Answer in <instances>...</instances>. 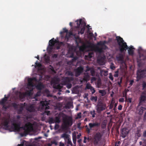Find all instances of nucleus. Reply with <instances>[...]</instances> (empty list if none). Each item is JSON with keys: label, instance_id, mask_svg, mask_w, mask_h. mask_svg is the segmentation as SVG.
I'll return each instance as SVG.
<instances>
[{"label": "nucleus", "instance_id": "23", "mask_svg": "<svg viewBox=\"0 0 146 146\" xmlns=\"http://www.w3.org/2000/svg\"><path fill=\"white\" fill-rule=\"evenodd\" d=\"M146 110L145 108L141 107L139 110V114L140 115H142L143 111Z\"/></svg>", "mask_w": 146, "mask_h": 146}, {"label": "nucleus", "instance_id": "38", "mask_svg": "<svg viewBox=\"0 0 146 146\" xmlns=\"http://www.w3.org/2000/svg\"><path fill=\"white\" fill-rule=\"evenodd\" d=\"M90 73L91 75L93 76H94L95 75V71L93 69H92L91 70Z\"/></svg>", "mask_w": 146, "mask_h": 146}, {"label": "nucleus", "instance_id": "51", "mask_svg": "<svg viewBox=\"0 0 146 146\" xmlns=\"http://www.w3.org/2000/svg\"><path fill=\"white\" fill-rule=\"evenodd\" d=\"M51 143H52V145L54 144L55 145H56L58 144L57 142L55 140L51 141Z\"/></svg>", "mask_w": 146, "mask_h": 146}, {"label": "nucleus", "instance_id": "43", "mask_svg": "<svg viewBox=\"0 0 146 146\" xmlns=\"http://www.w3.org/2000/svg\"><path fill=\"white\" fill-rule=\"evenodd\" d=\"M3 106L2 109L3 110H4L5 111H6V110L9 108L8 106H6L5 104L2 105Z\"/></svg>", "mask_w": 146, "mask_h": 146}, {"label": "nucleus", "instance_id": "13", "mask_svg": "<svg viewBox=\"0 0 146 146\" xmlns=\"http://www.w3.org/2000/svg\"><path fill=\"white\" fill-rule=\"evenodd\" d=\"M33 80H36V78H29L28 79V83L27 84L28 86L29 87H33L34 86V84L33 82Z\"/></svg>", "mask_w": 146, "mask_h": 146}, {"label": "nucleus", "instance_id": "25", "mask_svg": "<svg viewBox=\"0 0 146 146\" xmlns=\"http://www.w3.org/2000/svg\"><path fill=\"white\" fill-rule=\"evenodd\" d=\"M53 88L56 89H61L62 88V86L60 84H58L57 85L55 84L53 85Z\"/></svg>", "mask_w": 146, "mask_h": 146}, {"label": "nucleus", "instance_id": "62", "mask_svg": "<svg viewBox=\"0 0 146 146\" xmlns=\"http://www.w3.org/2000/svg\"><path fill=\"white\" fill-rule=\"evenodd\" d=\"M119 101L121 102H124V99L123 98H120L119 99Z\"/></svg>", "mask_w": 146, "mask_h": 146}, {"label": "nucleus", "instance_id": "61", "mask_svg": "<svg viewBox=\"0 0 146 146\" xmlns=\"http://www.w3.org/2000/svg\"><path fill=\"white\" fill-rule=\"evenodd\" d=\"M102 129H104L106 127V125L105 123H103L102 125Z\"/></svg>", "mask_w": 146, "mask_h": 146}, {"label": "nucleus", "instance_id": "59", "mask_svg": "<svg viewBox=\"0 0 146 146\" xmlns=\"http://www.w3.org/2000/svg\"><path fill=\"white\" fill-rule=\"evenodd\" d=\"M57 43H58L60 45H64V43L63 42H59L58 41V42Z\"/></svg>", "mask_w": 146, "mask_h": 146}, {"label": "nucleus", "instance_id": "7", "mask_svg": "<svg viewBox=\"0 0 146 146\" xmlns=\"http://www.w3.org/2000/svg\"><path fill=\"white\" fill-rule=\"evenodd\" d=\"M60 117L58 116L57 117H56L54 118L51 117L49 118L48 122L50 124L54 123H59L60 122Z\"/></svg>", "mask_w": 146, "mask_h": 146}, {"label": "nucleus", "instance_id": "11", "mask_svg": "<svg viewBox=\"0 0 146 146\" xmlns=\"http://www.w3.org/2000/svg\"><path fill=\"white\" fill-rule=\"evenodd\" d=\"M89 126L90 129L94 127H98L100 125V123L98 122L90 123H89Z\"/></svg>", "mask_w": 146, "mask_h": 146}, {"label": "nucleus", "instance_id": "17", "mask_svg": "<svg viewBox=\"0 0 146 146\" xmlns=\"http://www.w3.org/2000/svg\"><path fill=\"white\" fill-rule=\"evenodd\" d=\"M58 42V41L55 39L54 40V38H53L49 40V44L54 46L55 44L56 43H57Z\"/></svg>", "mask_w": 146, "mask_h": 146}, {"label": "nucleus", "instance_id": "46", "mask_svg": "<svg viewBox=\"0 0 146 146\" xmlns=\"http://www.w3.org/2000/svg\"><path fill=\"white\" fill-rule=\"evenodd\" d=\"M66 87L68 89H70L72 87V84L70 83H69L66 84Z\"/></svg>", "mask_w": 146, "mask_h": 146}, {"label": "nucleus", "instance_id": "48", "mask_svg": "<svg viewBox=\"0 0 146 146\" xmlns=\"http://www.w3.org/2000/svg\"><path fill=\"white\" fill-rule=\"evenodd\" d=\"M143 89H144L146 87V83L143 82L142 84Z\"/></svg>", "mask_w": 146, "mask_h": 146}, {"label": "nucleus", "instance_id": "40", "mask_svg": "<svg viewBox=\"0 0 146 146\" xmlns=\"http://www.w3.org/2000/svg\"><path fill=\"white\" fill-rule=\"evenodd\" d=\"M90 114L92 115V116L93 117H95V115L96 114L95 111V110H93V111H91L90 112Z\"/></svg>", "mask_w": 146, "mask_h": 146}, {"label": "nucleus", "instance_id": "12", "mask_svg": "<svg viewBox=\"0 0 146 146\" xmlns=\"http://www.w3.org/2000/svg\"><path fill=\"white\" fill-rule=\"evenodd\" d=\"M121 133L122 137L124 138L128 134L129 131L126 128H123L121 131Z\"/></svg>", "mask_w": 146, "mask_h": 146}, {"label": "nucleus", "instance_id": "2", "mask_svg": "<svg viewBox=\"0 0 146 146\" xmlns=\"http://www.w3.org/2000/svg\"><path fill=\"white\" fill-rule=\"evenodd\" d=\"M14 130L17 131H19L21 129L24 130V132L21 134L22 136H26L30 131L33 130V125L31 123L29 122L26 123L25 125L21 127H20V123H13L12 124Z\"/></svg>", "mask_w": 146, "mask_h": 146}, {"label": "nucleus", "instance_id": "42", "mask_svg": "<svg viewBox=\"0 0 146 146\" xmlns=\"http://www.w3.org/2000/svg\"><path fill=\"white\" fill-rule=\"evenodd\" d=\"M81 117V113L79 112L77 114V116L76 118V119H80Z\"/></svg>", "mask_w": 146, "mask_h": 146}, {"label": "nucleus", "instance_id": "32", "mask_svg": "<svg viewBox=\"0 0 146 146\" xmlns=\"http://www.w3.org/2000/svg\"><path fill=\"white\" fill-rule=\"evenodd\" d=\"M99 92L100 93L102 94V96H104L106 94V92L105 90H100L99 91Z\"/></svg>", "mask_w": 146, "mask_h": 146}, {"label": "nucleus", "instance_id": "56", "mask_svg": "<svg viewBox=\"0 0 146 146\" xmlns=\"http://www.w3.org/2000/svg\"><path fill=\"white\" fill-rule=\"evenodd\" d=\"M96 78L95 77H92V78L91 79V82H93V81H95L96 80Z\"/></svg>", "mask_w": 146, "mask_h": 146}, {"label": "nucleus", "instance_id": "9", "mask_svg": "<svg viewBox=\"0 0 146 146\" xmlns=\"http://www.w3.org/2000/svg\"><path fill=\"white\" fill-rule=\"evenodd\" d=\"M73 78L72 77H64L62 81V85H66V84L69 83L71 81H72Z\"/></svg>", "mask_w": 146, "mask_h": 146}, {"label": "nucleus", "instance_id": "36", "mask_svg": "<svg viewBox=\"0 0 146 146\" xmlns=\"http://www.w3.org/2000/svg\"><path fill=\"white\" fill-rule=\"evenodd\" d=\"M143 50L140 47L138 49V54H139L140 57H141V56H143V54H141V52Z\"/></svg>", "mask_w": 146, "mask_h": 146}, {"label": "nucleus", "instance_id": "27", "mask_svg": "<svg viewBox=\"0 0 146 146\" xmlns=\"http://www.w3.org/2000/svg\"><path fill=\"white\" fill-rule=\"evenodd\" d=\"M69 135L66 133H64L61 135V137L63 138L65 140L69 139Z\"/></svg>", "mask_w": 146, "mask_h": 146}, {"label": "nucleus", "instance_id": "15", "mask_svg": "<svg viewBox=\"0 0 146 146\" xmlns=\"http://www.w3.org/2000/svg\"><path fill=\"white\" fill-rule=\"evenodd\" d=\"M31 92H26L25 93H20L19 94V97L20 98L23 99L27 95H30Z\"/></svg>", "mask_w": 146, "mask_h": 146}, {"label": "nucleus", "instance_id": "64", "mask_svg": "<svg viewBox=\"0 0 146 146\" xmlns=\"http://www.w3.org/2000/svg\"><path fill=\"white\" fill-rule=\"evenodd\" d=\"M58 56V54H54L52 55V57L53 58H57Z\"/></svg>", "mask_w": 146, "mask_h": 146}, {"label": "nucleus", "instance_id": "50", "mask_svg": "<svg viewBox=\"0 0 146 146\" xmlns=\"http://www.w3.org/2000/svg\"><path fill=\"white\" fill-rule=\"evenodd\" d=\"M86 69L85 71V72H87L89 71H91V70L92 69V68H90L88 66H86Z\"/></svg>", "mask_w": 146, "mask_h": 146}, {"label": "nucleus", "instance_id": "53", "mask_svg": "<svg viewBox=\"0 0 146 146\" xmlns=\"http://www.w3.org/2000/svg\"><path fill=\"white\" fill-rule=\"evenodd\" d=\"M76 136L73 137V143L75 144L76 143Z\"/></svg>", "mask_w": 146, "mask_h": 146}, {"label": "nucleus", "instance_id": "4", "mask_svg": "<svg viewBox=\"0 0 146 146\" xmlns=\"http://www.w3.org/2000/svg\"><path fill=\"white\" fill-rule=\"evenodd\" d=\"M102 137V135L100 132H98L94 135L93 140V143L94 145H97L100 141Z\"/></svg>", "mask_w": 146, "mask_h": 146}, {"label": "nucleus", "instance_id": "41", "mask_svg": "<svg viewBox=\"0 0 146 146\" xmlns=\"http://www.w3.org/2000/svg\"><path fill=\"white\" fill-rule=\"evenodd\" d=\"M64 33H68V31L66 28H65L63 29V31L61 32L60 34L62 35Z\"/></svg>", "mask_w": 146, "mask_h": 146}, {"label": "nucleus", "instance_id": "5", "mask_svg": "<svg viewBox=\"0 0 146 146\" xmlns=\"http://www.w3.org/2000/svg\"><path fill=\"white\" fill-rule=\"evenodd\" d=\"M146 71L145 70H142L141 69L137 70V81H139L142 78L145 76Z\"/></svg>", "mask_w": 146, "mask_h": 146}, {"label": "nucleus", "instance_id": "29", "mask_svg": "<svg viewBox=\"0 0 146 146\" xmlns=\"http://www.w3.org/2000/svg\"><path fill=\"white\" fill-rule=\"evenodd\" d=\"M43 87V85L41 83H39L36 86V88L39 90H41Z\"/></svg>", "mask_w": 146, "mask_h": 146}, {"label": "nucleus", "instance_id": "28", "mask_svg": "<svg viewBox=\"0 0 146 146\" xmlns=\"http://www.w3.org/2000/svg\"><path fill=\"white\" fill-rule=\"evenodd\" d=\"M53 47L54 46H53L48 44V46L47 49L48 52H51L52 50L53 49Z\"/></svg>", "mask_w": 146, "mask_h": 146}, {"label": "nucleus", "instance_id": "10", "mask_svg": "<svg viewBox=\"0 0 146 146\" xmlns=\"http://www.w3.org/2000/svg\"><path fill=\"white\" fill-rule=\"evenodd\" d=\"M83 68L82 66H79L75 70L76 75V76H80L82 72Z\"/></svg>", "mask_w": 146, "mask_h": 146}, {"label": "nucleus", "instance_id": "60", "mask_svg": "<svg viewBox=\"0 0 146 146\" xmlns=\"http://www.w3.org/2000/svg\"><path fill=\"white\" fill-rule=\"evenodd\" d=\"M122 108V106L121 105H119L118 106V109L119 110H121Z\"/></svg>", "mask_w": 146, "mask_h": 146}, {"label": "nucleus", "instance_id": "37", "mask_svg": "<svg viewBox=\"0 0 146 146\" xmlns=\"http://www.w3.org/2000/svg\"><path fill=\"white\" fill-rule=\"evenodd\" d=\"M23 110V107L21 106L20 108L18 110L17 113L18 114H21Z\"/></svg>", "mask_w": 146, "mask_h": 146}, {"label": "nucleus", "instance_id": "3", "mask_svg": "<svg viewBox=\"0 0 146 146\" xmlns=\"http://www.w3.org/2000/svg\"><path fill=\"white\" fill-rule=\"evenodd\" d=\"M72 124V119L70 116H67L63 118V126L64 128L71 126Z\"/></svg>", "mask_w": 146, "mask_h": 146}, {"label": "nucleus", "instance_id": "33", "mask_svg": "<svg viewBox=\"0 0 146 146\" xmlns=\"http://www.w3.org/2000/svg\"><path fill=\"white\" fill-rule=\"evenodd\" d=\"M98 98L97 96H92L90 98V100L91 101L93 102H96Z\"/></svg>", "mask_w": 146, "mask_h": 146}, {"label": "nucleus", "instance_id": "20", "mask_svg": "<svg viewBox=\"0 0 146 146\" xmlns=\"http://www.w3.org/2000/svg\"><path fill=\"white\" fill-rule=\"evenodd\" d=\"M90 76L89 75L88 73L84 74L83 76V80L84 81L87 82L89 80Z\"/></svg>", "mask_w": 146, "mask_h": 146}, {"label": "nucleus", "instance_id": "34", "mask_svg": "<svg viewBox=\"0 0 146 146\" xmlns=\"http://www.w3.org/2000/svg\"><path fill=\"white\" fill-rule=\"evenodd\" d=\"M93 52H90L88 53V55H85V57L86 58H92V57L93 56Z\"/></svg>", "mask_w": 146, "mask_h": 146}, {"label": "nucleus", "instance_id": "16", "mask_svg": "<svg viewBox=\"0 0 146 146\" xmlns=\"http://www.w3.org/2000/svg\"><path fill=\"white\" fill-rule=\"evenodd\" d=\"M76 22L77 26L76 28H79L80 27V25H81V26L83 25L84 23L82 22V19H80L79 20H77Z\"/></svg>", "mask_w": 146, "mask_h": 146}, {"label": "nucleus", "instance_id": "14", "mask_svg": "<svg viewBox=\"0 0 146 146\" xmlns=\"http://www.w3.org/2000/svg\"><path fill=\"white\" fill-rule=\"evenodd\" d=\"M9 121L7 119L5 120L2 123L3 125L4 126V127L6 130H9L10 128V126L8 125Z\"/></svg>", "mask_w": 146, "mask_h": 146}, {"label": "nucleus", "instance_id": "19", "mask_svg": "<svg viewBox=\"0 0 146 146\" xmlns=\"http://www.w3.org/2000/svg\"><path fill=\"white\" fill-rule=\"evenodd\" d=\"M86 25V24L85 23H84L83 25L82 26V28H81L80 31L78 32V34H84L85 29Z\"/></svg>", "mask_w": 146, "mask_h": 146}, {"label": "nucleus", "instance_id": "18", "mask_svg": "<svg viewBox=\"0 0 146 146\" xmlns=\"http://www.w3.org/2000/svg\"><path fill=\"white\" fill-rule=\"evenodd\" d=\"M26 110L30 112H33L35 110L34 106L32 105H30L27 107Z\"/></svg>", "mask_w": 146, "mask_h": 146}, {"label": "nucleus", "instance_id": "35", "mask_svg": "<svg viewBox=\"0 0 146 146\" xmlns=\"http://www.w3.org/2000/svg\"><path fill=\"white\" fill-rule=\"evenodd\" d=\"M146 96L144 95H141L140 98V101L141 102L144 101L146 99Z\"/></svg>", "mask_w": 146, "mask_h": 146}, {"label": "nucleus", "instance_id": "55", "mask_svg": "<svg viewBox=\"0 0 146 146\" xmlns=\"http://www.w3.org/2000/svg\"><path fill=\"white\" fill-rule=\"evenodd\" d=\"M35 64L36 66L38 68H40L41 66V64L39 63H36Z\"/></svg>", "mask_w": 146, "mask_h": 146}, {"label": "nucleus", "instance_id": "6", "mask_svg": "<svg viewBox=\"0 0 146 146\" xmlns=\"http://www.w3.org/2000/svg\"><path fill=\"white\" fill-rule=\"evenodd\" d=\"M106 105L105 104L100 101L99 102L97 106V111L98 113H101L102 111L106 109Z\"/></svg>", "mask_w": 146, "mask_h": 146}, {"label": "nucleus", "instance_id": "1", "mask_svg": "<svg viewBox=\"0 0 146 146\" xmlns=\"http://www.w3.org/2000/svg\"><path fill=\"white\" fill-rule=\"evenodd\" d=\"M116 40L117 41L118 45L120 51L121 52H123L124 51H126L127 49L129 54L130 55H133L134 54V48L132 46H131L130 47H128L127 43L125 42L122 38L119 36H116Z\"/></svg>", "mask_w": 146, "mask_h": 146}, {"label": "nucleus", "instance_id": "31", "mask_svg": "<svg viewBox=\"0 0 146 146\" xmlns=\"http://www.w3.org/2000/svg\"><path fill=\"white\" fill-rule=\"evenodd\" d=\"M65 74L66 75L69 76H74L73 73L70 71H67L65 73Z\"/></svg>", "mask_w": 146, "mask_h": 146}, {"label": "nucleus", "instance_id": "39", "mask_svg": "<svg viewBox=\"0 0 146 146\" xmlns=\"http://www.w3.org/2000/svg\"><path fill=\"white\" fill-rule=\"evenodd\" d=\"M96 50L99 52L101 53L102 52L103 49L102 48H100L98 47H97L96 48Z\"/></svg>", "mask_w": 146, "mask_h": 146}, {"label": "nucleus", "instance_id": "30", "mask_svg": "<svg viewBox=\"0 0 146 146\" xmlns=\"http://www.w3.org/2000/svg\"><path fill=\"white\" fill-rule=\"evenodd\" d=\"M11 105L15 109H17L18 108L19 105L15 103H12L11 104Z\"/></svg>", "mask_w": 146, "mask_h": 146}, {"label": "nucleus", "instance_id": "21", "mask_svg": "<svg viewBox=\"0 0 146 146\" xmlns=\"http://www.w3.org/2000/svg\"><path fill=\"white\" fill-rule=\"evenodd\" d=\"M86 88L88 89H90L92 90V94H93L96 91L94 89V88H93L91 86L90 84H87L86 86Z\"/></svg>", "mask_w": 146, "mask_h": 146}, {"label": "nucleus", "instance_id": "24", "mask_svg": "<svg viewBox=\"0 0 146 146\" xmlns=\"http://www.w3.org/2000/svg\"><path fill=\"white\" fill-rule=\"evenodd\" d=\"M72 106L73 104L70 102H68L65 105V108L67 109H70Z\"/></svg>", "mask_w": 146, "mask_h": 146}, {"label": "nucleus", "instance_id": "54", "mask_svg": "<svg viewBox=\"0 0 146 146\" xmlns=\"http://www.w3.org/2000/svg\"><path fill=\"white\" fill-rule=\"evenodd\" d=\"M82 139H79L78 140V142L79 143L80 146H82Z\"/></svg>", "mask_w": 146, "mask_h": 146}, {"label": "nucleus", "instance_id": "52", "mask_svg": "<svg viewBox=\"0 0 146 146\" xmlns=\"http://www.w3.org/2000/svg\"><path fill=\"white\" fill-rule=\"evenodd\" d=\"M91 129H89V128H86V131L87 132V133L88 134H89L90 133Z\"/></svg>", "mask_w": 146, "mask_h": 146}, {"label": "nucleus", "instance_id": "49", "mask_svg": "<svg viewBox=\"0 0 146 146\" xmlns=\"http://www.w3.org/2000/svg\"><path fill=\"white\" fill-rule=\"evenodd\" d=\"M109 78L112 81H113V78L111 73H110Z\"/></svg>", "mask_w": 146, "mask_h": 146}, {"label": "nucleus", "instance_id": "57", "mask_svg": "<svg viewBox=\"0 0 146 146\" xmlns=\"http://www.w3.org/2000/svg\"><path fill=\"white\" fill-rule=\"evenodd\" d=\"M120 143V142L119 141L116 142L115 143V146H118L119 145Z\"/></svg>", "mask_w": 146, "mask_h": 146}, {"label": "nucleus", "instance_id": "26", "mask_svg": "<svg viewBox=\"0 0 146 146\" xmlns=\"http://www.w3.org/2000/svg\"><path fill=\"white\" fill-rule=\"evenodd\" d=\"M117 60L119 61H123V55L121 54L116 57Z\"/></svg>", "mask_w": 146, "mask_h": 146}, {"label": "nucleus", "instance_id": "45", "mask_svg": "<svg viewBox=\"0 0 146 146\" xmlns=\"http://www.w3.org/2000/svg\"><path fill=\"white\" fill-rule=\"evenodd\" d=\"M122 78H121L120 79V81L117 82L118 84L119 85V87L121 86V84L122 83Z\"/></svg>", "mask_w": 146, "mask_h": 146}, {"label": "nucleus", "instance_id": "58", "mask_svg": "<svg viewBox=\"0 0 146 146\" xmlns=\"http://www.w3.org/2000/svg\"><path fill=\"white\" fill-rule=\"evenodd\" d=\"M134 82V81L133 80H130V83L129 84V85H130V86H131L133 85Z\"/></svg>", "mask_w": 146, "mask_h": 146}, {"label": "nucleus", "instance_id": "22", "mask_svg": "<svg viewBox=\"0 0 146 146\" xmlns=\"http://www.w3.org/2000/svg\"><path fill=\"white\" fill-rule=\"evenodd\" d=\"M5 97L4 98H2L1 101H0V104L2 105L5 104L7 101L8 98L7 97H5Z\"/></svg>", "mask_w": 146, "mask_h": 146}, {"label": "nucleus", "instance_id": "44", "mask_svg": "<svg viewBox=\"0 0 146 146\" xmlns=\"http://www.w3.org/2000/svg\"><path fill=\"white\" fill-rule=\"evenodd\" d=\"M68 141L67 142V144L68 145H71L72 146V143L71 141V140L69 139H67Z\"/></svg>", "mask_w": 146, "mask_h": 146}, {"label": "nucleus", "instance_id": "47", "mask_svg": "<svg viewBox=\"0 0 146 146\" xmlns=\"http://www.w3.org/2000/svg\"><path fill=\"white\" fill-rule=\"evenodd\" d=\"M59 127V125L58 124H56L54 127V129L55 130L58 129Z\"/></svg>", "mask_w": 146, "mask_h": 146}, {"label": "nucleus", "instance_id": "8", "mask_svg": "<svg viewBox=\"0 0 146 146\" xmlns=\"http://www.w3.org/2000/svg\"><path fill=\"white\" fill-rule=\"evenodd\" d=\"M49 104V102L47 101H41L40 102V106L42 109H48L49 108V107L48 106Z\"/></svg>", "mask_w": 146, "mask_h": 146}, {"label": "nucleus", "instance_id": "63", "mask_svg": "<svg viewBox=\"0 0 146 146\" xmlns=\"http://www.w3.org/2000/svg\"><path fill=\"white\" fill-rule=\"evenodd\" d=\"M59 146H64V144L62 142H60L59 143Z\"/></svg>", "mask_w": 146, "mask_h": 146}]
</instances>
